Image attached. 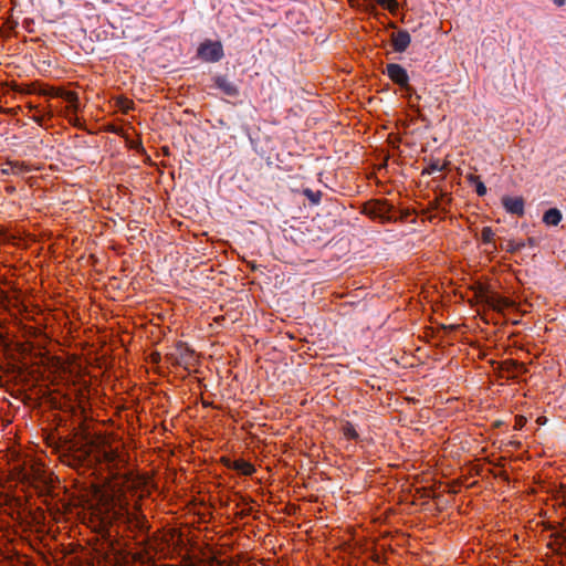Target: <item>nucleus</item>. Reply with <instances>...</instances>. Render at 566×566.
<instances>
[{"label": "nucleus", "instance_id": "obj_16", "mask_svg": "<svg viewBox=\"0 0 566 566\" xmlns=\"http://www.w3.org/2000/svg\"><path fill=\"white\" fill-rule=\"evenodd\" d=\"M482 242L485 244L492 243L494 239V232L490 227H484L481 232Z\"/></svg>", "mask_w": 566, "mask_h": 566}, {"label": "nucleus", "instance_id": "obj_2", "mask_svg": "<svg viewBox=\"0 0 566 566\" xmlns=\"http://www.w3.org/2000/svg\"><path fill=\"white\" fill-rule=\"evenodd\" d=\"M394 207L387 200H370L364 206V213L374 219H380L382 222L391 221L390 214Z\"/></svg>", "mask_w": 566, "mask_h": 566}, {"label": "nucleus", "instance_id": "obj_17", "mask_svg": "<svg viewBox=\"0 0 566 566\" xmlns=\"http://www.w3.org/2000/svg\"><path fill=\"white\" fill-rule=\"evenodd\" d=\"M444 169L443 165H440L439 160H433L429 164V166L422 171V174L431 175L437 171H441Z\"/></svg>", "mask_w": 566, "mask_h": 566}, {"label": "nucleus", "instance_id": "obj_1", "mask_svg": "<svg viewBox=\"0 0 566 566\" xmlns=\"http://www.w3.org/2000/svg\"><path fill=\"white\" fill-rule=\"evenodd\" d=\"M84 457H92L97 462L114 463L118 455L105 441L90 440L85 446Z\"/></svg>", "mask_w": 566, "mask_h": 566}, {"label": "nucleus", "instance_id": "obj_24", "mask_svg": "<svg viewBox=\"0 0 566 566\" xmlns=\"http://www.w3.org/2000/svg\"><path fill=\"white\" fill-rule=\"evenodd\" d=\"M554 4L557 7H562L565 4L566 0H553Z\"/></svg>", "mask_w": 566, "mask_h": 566}, {"label": "nucleus", "instance_id": "obj_9", "mask_svg": "<svg viewBox=\"0 0 566 566\" xmlns=\"http://www.w3.org/2000/svg\"><path fill=\"white\" fill-rule=\"evenodd\" d=\"M394 50L398 53H402L407 50L411 42L410 34L407 30H399L391 36Z\"/></svg>", "mask_w": 566, "mask_h": 566}, {"label": "nucleus", "instance_id": "obj_18", "mask_svg": "<svg viewBox=\"0 0 566 566\" xmlns=\"http://www.w3.org/2000/svg\"><path fill=\"white\" fill-rule=\"evenodd\" d=\"M344 434L346 438L352 440H357L359 437L356 429L350 423H346V426L344 427Z\"/></svg>", "mask_w": 566, "mask_h": 566}, {"label": "nucleus", "instance_id": "obj_6", "mask_svg": "<svg viewBox=\"0 0 566 566\" xmlns=\"http://www.w3.org/2000/svg\"><path fill=\"white\" fill-rule=\"evenodd\" d=\"M386 74L388 77L401 88L406 90L408 93L412 91L409 85V75L407 71L397 63H389L386 66Z\"/></svg>", "mask_w": 566, "mask_h": 566}, {"label": "nucleus", "instance_id": "obj_10", "mask_svg": "<svg viewBox=\"0 0 566 566\" xmlns=\"http://www.w3.org/2000/svg\"><path fill=\"white\" fill-rule=\"evenodd\" d=\"M30 171V168L23 161H10L4 163L0 168L2 176L14 175L19 176L23 172Z\"/></svg>", "mask_w": 566, "mask_h": 566}, {"label": "nucleus", "instance_id": "obj_12", "mask_svg": "<svg viewBox=\"0 0 566 566\" xmlns=\"http://www.w3.org/2000/svg\"><path fill=\"white\" fill-rule=\"evenodd\" d=\"M562 221V212L557 208L545 211L543 222L547 226H557Z\"/></svg>", "mask_w": 566, "mask_h": 566}, {"label": "nucleus", "instance_id": "obj_23", "mask_svg": "<svg viewBox=\"0 0 566 566\" xmlns=\"http://www.w3.org/2000/svg\"><path fill=\"white\" fill-rule=\"evenodd\" d=\"M67 99L72 103H76L77 102V97L74 93H67Z\"/></svg>", "mask_w": 566, "mask_h": 566}, {"label": "nucleus", "instance_id": "obj_21", "mask_svg": "<svg viewBox=\"0 0 566 566\" xmlns=\"http://www.w3.org/2000/svg\"><path fill=\"white\" fill-rule=\"evenodd\" d=\"M69 458L67 462L70 465H75L80 462H82V459L80 457H76V455H66Z\"/></svg>", "mask_w": 566, "mask_h": 566}, {"label": "nucleus", "instance_id": "obj_15", "mask_svg": "<svg viewBox=\"0 0 566 566\" xmlns=\"http://www.w3.org/2000/svg\"><path fill=\"white\" fill-rule=\"evenodd\" d=\"M304 195L306 198L313 203L318 205L321 201L322 192L321 191H313L311 189H305Z\"/></svg>", "mask_w": 566, "mask_h": 566}, {"label": "nucleus", "instance_id": "obj_26", "mask_svg": "<svg viewBox=\"0 0 566 566\" xmlns=\"http://www.w3.org/2000/svg\"><path fill=\"white\" fill-rule=\"evenodd\" d=\"M527 242H528L530 245H534L535 244V240L533 238H530L527 240Z\"/></svg>", "mask_w": 566, "mask_h": 566}, {"label": "nucleus", "instance_id": "obj_3", "mask_svg": "<svg viewBox=\"0 0 566 566\" xmlns=\"http://www.w3.org/2000/svg\"><path fill=\"white\" fill-rule=\"evenodd\" d=\"M117 518L122 523H124L127 526V528L132 532H138L140 534L148 533L149 525L148 522L146 521L145 515L143 514H138L126 510L125 512L118 513Z\"/></svg>", "mask_w": 566, "mask_h": 566}, {"label": "nucleus", "instance_id": "obj_7", "mask_svg": "<svg viewBox=\"0 0 566 566\" xmlns=\"http://www.w3.org/2000/svg\"><path fill=\"white\" fill-rule=\"evenodd\" d=\"M213 86L220 90L229 97H238L240 95L239 86L226 75H216L212 77Z\"/></svg>", "mask_w": 566, "mask_h": 566}, {"label": "nucleus", "instance_id": "obj_8", "mask_svg": "<svg viewBox=\"0 0 566 566\" xmlns=\"http://www.w3.org/2000/svg\"><path fill=\"white\" fill-rule=\"evenodd\" d=\"M502 206L505 209L507 213L516 214V216H523L525 212V202L522 197H510L504 196L502 197Z\"/></svg>", "mask_w": 566, "mask_h": 566}, {"label": "nucleus", "instance_id": "obj_22", "mask_svg": "<svg viewBox=\"0 0 566 566\" xmlns=\"http://www.w3.org/2000/svg\"><path fill=\"white\" fill-rule=\"evenodd\" d=\"M502 305L507 306V305H509V302H507V301H505V300H501V298H499V300H497V304L492 303V306H493L494 308H500Z\"/></svg>", "mask_w": 566, "mask_h": 566}, {"label": "nucleus", "instance_id": "obj_5", "mask_svg": "<svg viewBox=\"0 0 566 566\" xmlns=\"http://www.w3.org/2000/svg\"><path fill=\"white\" fill-rule=\"evenodd\" d=\"M168 358L174 365L184 367L186 369L193 365L196 360L195 352L182 343H179L176 346L175 352L170 353Z\"/></svg>", "mask_w": 566, "mask_h": 566}, {"label": "nucleus", "instance_id": "obj_13", "mask_svg": "<svg viewBox=\"0 0 566 566\" xmlns=\"http://www.w3.org/2000/svg\"><path fill=\"white\" fill-rule=\"evenodd\" d=\"M376 2L382 8L388 10L391 13H395L398 10V1L397 0H376Z\"/></svg>", "mask_w": 566, "mask_h": 566}, {"label": "nucleus", "instance_id": "obj_20", "mask_svg": "<svg viewBox=\"0 0 566 566\" xmlns=\"http://www.w3.org/2000/svg\"><path fill=\"white\" fill-rule=\"evenodd\" d=\"M465 178L469 181V184H471V185H475L479 180H481L479 176L473 175V174L467 175Z\"/></svg>", "mask_w": 566, "mask_h": 566}, {"label": "nucleus", "instance_id": "obj_4", "mask_svg": "<svg viewBox=\"0 0 566 566\" xmlns=\"http://www.w3.org/2000/svg\"><path fill=\"white\" fill-rule=\"evenodd\" d=\"M198 56L206 62H219L223 56V48L219 41L207 40L201 43L197 51Z\"/></svg>", "mask_w": 566, "mask_h": 566}, {"label": "nucleus", "instance_id": "obj_25", "mask_svg": "<svg viewBox=\"0 0 566 566\" xmlns=\"http://www.w3.org/2000/svg\"><path fill=\"white\" fill-rule=\"evenodd\" d=\"M558 538L566 541V530L558 534Z\"/></svg>", "mask_w": 566, "mask_h": 566}, {"label": "nucleus", "instance_id": "obj_19", "mask_svg": "<svg viewBox=\"0 0 566 566\" xmlns=\"http://www.w3.org/2000/svg\"><path fill=\"white\" fill-rule=\"evenodd\" d=\"M474 186L478 196L483 197L486 195L488 189L481 180H479Z\"/></svg>", "mask_w": 566, "mask_h": 566}, {"label": "nucleus", "instance_id": "obj_14", "mask_svg": "<svg viewBox=\"0 0 566 566\" xmlns=\"http://www.w3.org/2000/svg\"><path fill=\"white\" fill-rule=\"evenodd\" d=\"M525 247V243L523 241H514V240H507L505 250L510 253H515L520 250H522Z\"/></svg>", "mask_w": 566, "mask_h": 566}, {"label": "nucleus", "instance_id": "obj_27", "mask_svg": "<svg viewBox=\"0 0 566 566\" xmlns=\"http://www.w3.org/2000/svg\"><path fill=\"white\" fill-rule=\"evenodd\" d=\"M521 426H522V420H520V421L516 423V426H515V427L517 428V427H521Z\"/></svg>", "mask_w": 566, "mask_h": 566}, {"label": "nucleus", "instance_id": "obj_11", "mask_svg": "<svg viewBox=\"0 0 566 566\" xmlns=\"http://www.w3.org/2000/svg\"><path fill=\"white\" fill-rule=\"evenodd\" d=\"M228 468L235 470L244 475H251L254 472L253 465L241 459L229 461Z\"/></svg>", "mask_w": 566, "mask_h": 566}]
</instances>
